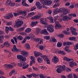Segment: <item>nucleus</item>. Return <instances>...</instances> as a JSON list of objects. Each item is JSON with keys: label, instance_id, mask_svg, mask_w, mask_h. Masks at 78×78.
I'll return each mask as SVG.
<instances>
[{"label": "nucleus", "instance_id": "obj_58", "mask_svg": "<svg viewBox=\"0 0 78 78\" xmlns=\"http://www.w3.org/2000/svg\"><path fill=\"white\" fill-rule=\"evenodd\" d=\"M23 24V22L21 20H20V27H22V25Z\"/></svg>", "mask_w": 78, "mask_h": 78}, {"label": "nucleus", "instance_id": "obj_3", "mask_svg": "<svg viewBox=\"0 0 78 78\" xmlns=\"http://www.w3.org/2000/svg\"><path fill=\"white\" fill-rule=\"evenodd\" d=\"M44 20V18H41L40 19V22L43 25H44V27L45 28H47V30L48 29V28L51 25H49L47 23L45 22Z\"/></svg>", "mask_w": 78, "mask_h": 78}, {"label": "nucleus", "instance_id": "obj_9", "mask_svg": "<svg viewBox=\"0 0 78 78\" xmlns=\"http://www.w3.org/2000/svg\"><path fill=\"white\" fill-rule=\"evenodd\" d=\"M52 61L54 62L55 64H56V63H58L59 62V58L56 56H54V58L52 60Z\"/></svg>", "mask_w": 78, "mask_h": 78}, {"label": "nucleus", "instance_id": "obj_56", "mask_svg": "<svg viewBox=\"0 0 78 78\" xmlns=\"http://www.w3.org/2000/svg\"><path fill=\"white\" fill-rule=\"evenodd\" d=\"M36 9V7L35 6H33L31 8L30 11H34Z\"/></svg>", "mask_w": 78, "mask_h": 78}, {"label": "nucleus", "instance_id": "obj_53", "mask_svg": "<svg viewBox=\"0 0 78 78\" xmlns=\"http://www.w3.org/2000/svg\"><path fill=\"white\" fill-rule=\"evenodd\" d=\"M73 44V43L72 42H67L66 43V45H72Z\"/></svg>", "mask_w": 78, "mask_h": 78}, {"label": "nucleus", "instance_id": "obj_24", "mask_svg": "<svg viewBox=\"0 0 78 78\" xmlns=\"http://www.w3.org/2000/svg\"><path fill=\"white\" fill-rule=\"evenodd\" d=\"M30 31H31V29L29 28H27L25 30V32H26V33H30Z\"/></svg>", "mask_w": 78, "mask_h": 78}, {"label": "nucleus", "instance_id": "obj_33", "mask_svg": "<svg viewBox=\"0 0 78 78\" xmlns=\"http://www.w3.org/2000/svg\"><path fill=\"white\" fill-rule=\"evenodd\" d=\"M53 12L54 15H56V14L59 13V12H58V9H54L53 10Z\"/></svg>", "mask_w": 78, "mask_h": 78}, {"label": "nucleus", "instance_id": "obj_62", "mask_svg": "<svg viewBox=\"0 0 78 78\" xmlns=\"http://www.w3.org/2000/svg\"><path fill=\"white\" fill-rule=\"evenodd\" d=\"M40 78H45V76L44 74H40Z\"/></svg>", "mask_w": 78, "mask_h": 78}, {"label": "nucleus", "instance_id": "obj_1", "mask_svg": "<svg viewBox=\"0 0 78 78\" xmlns=\"http://www.w3.org/2000/svg\"><path fill=\"white\" fill-rule=\"evenodd\" d=\"M34 54L35 57L37 58V57H38V56H41V58H43V59L45 61H46L48 59V57H47V55H42V54L41 52L35 51L34 52Z\"/></svg>", "mask_w": 78, "mask_h": 78}, {"label": "nucleus", "instance_id": "obj_40", "mask_svg": "<svg viewBox=\"0 0 78 78\" xmlns=\"http://www.w3.org/2000/svg\"><path fill=\"white\" fill-rule=\"evenodd\" d=\"M74 49L76 51L78 49V43L76 44L75 46L74 47Z\"/></svg>", "mask_w": 78, "mask_h": 78}, {"label": "nucleus", "instance_id": "obj_41", "mask_svg": "<svg viewBox=\"0 0 78 78\" xmlns=\"http://www.w3.org/2000/svg\"><path fill=\"white\" fill-rule=\"evenodd\" d=\"M58 53H61L62 55H66V53L63 51H59L58 52Z\"/></svg>", "mask_w": 78, "mask_h": 78}, {"label": "nucleus", "instance_id": "obj_11", "mask_svg": "<svg viewBox=\"0 0 78 78\" xmlns=\"http://www.w3.org/2000/svg\"><path fill=\"white\" fill-rule=\"evenodd\" d=\"M15 23H13V27H14L15 28H16V27H17V28H18L20 27V20H19L17 22H16Z\"/></svg>", "mask_w": 78, "mask_h": 78}, {"label": "nucleus", "instance_id": "obj_46", "mask_svg": "<svg viewBox=\"0 0 78 78\" xmlns=\"http://www.w3.org/2000/svg\"><path fill=\"white\" fill-rule=\"evenodd\" d=\"M29 36L31 39H34V36L32 34H30Z\"/></svg>", "mask_w": 78, "mask_h": 78}, {"label": "nucleus", "instance_id": "obj_14", "mask_svg": "<svg viewBox=\"0 0 78 78\" xmlns=\"http://www.w3.org/2000/svg\"><path fill=\"white\" fill-rule=\"evenodd\" d=\"M35 4L38 9H42V4H40V2H37Z\"/></svg>", "mask_w": 78, "mask_h": 78}, {"label": "nucleus", "instance_id": "obj_61", "mask_svg": "<svg viewBox=\"0 0 78 78\" xmlns=\"http://www.w3.org/2000/svg\"><path fill=\"white\" fill-rule=\"evenodd\" d=\"M27 76L28 78H31L33 76L32 74H27Z\"/></svg>", "mask_w": 78, "mask_h": 78}, {"label": "nucleus", "instance_id": "obj_54", "mask_svg": "<svg viewBox=\"0 0 78 78\" xmlns=\"http://www.w3.org/2000/svg\"><path fill=\"white\" fill-rule=\"evenodd\" d=\"M39 38H38V37H36L34 38V41H35V42H38V41H39Z\"/></svg>", "mask_w": 78, "mask_h": 78}, {"label": "nucleus", "instance_id": "obj_55", "mask_svg": "<svg viewBox=\"0 0 78 78\" xmlns=\"http://www.w3.org/2000/svg\"><path fill=\"white\" fill-rule=\"evenodd\" d=\"M48 14H51V13H52V10L51 9L48 10Z\"/></svg>", "mask_w": 78, "mask_h": 78}, {"label": "nucleus", "instance_id": "obj_34", "mask_svg": "<svg viewBox=\"0 0 78 78\" xmlns=\"http://www.w3.org/2000/svg\"><path fill=\"white\" fill-rule=\"evenodd\" d=\"M69 39L70 41H75L76 39V37H69Z\"/></svg>", "mask_w": 78, "mask_h": 78}, {"label": "nucleus", "instance_id": "obj_29", "mask_svg": "<svg viewBox=\"0 0 78 78\" xmlns=\"http://www.w3.org/2000/svg\"><path fill=\"white\" fill-rule=\"evenodd\" d=\"M65 9V8H62V9H60L58 10V13L59 12H63L64 13V10Z\"/></svg>", "mask_w": 78, "mask_h": 78}, {"label": "nucleus", "instance_id": "obj_27", "mask_svg": "<svg viewBox=\"0 0 78 78\" xmlns=\"http://www.w3.org/2000/svg\"><path fill=\"white\" fill-rule=\"evenodd\" d=\"M47 19L50 20V22L51 23H54V21H53V17L50 16L49 17H48Z\"/></svg>", "mask_w": 78, "mask_h": 78}, {"label": "nucleus", "instance_id": "obj_60", "mask_svg": "<svg viewBox=\"0 0 78 78\" xmlns=\"http://www.w3.org/2000/svg\"><path fill=\"white\" fill-rule=\"evenodd\" d=\"M25 29V27H22L20 28V31H23Z\"/></svg>", "mask_w": 78, "mask_h": 78}, {"label": "nucleus", "instance_id": "obj_30", "mask_svg": "<svg viewBox=\"0 0 78 78\" xmlns=\"http://www.w3.org/2000/svg\"><path fill=\"white\" fill-rule=\"evenodd\" d=\"M65 9V8H62V9H60L58 10V13L59 12H63L64 13V10Z\"/></svg>", "mask_w": 78, "mask_h": 78}, {"label": "nucleus", "instance_id": "obj_37", "mask_svg": "<svg viewBox=\"0 0 78 78\" xmlns=\"http://www.w3.org/2000/svg\"><path fill=\"white\" fill-rule=\"evenodd\" d=\"M51 39H52V41L53 42H57V40L55 38V37H51Z\"/></svg>", "mask_w": 78, "mask_h": 78}, {"label": "nucleus", "instance_id": "obj_64", "mask_svg": "<svg viewBox=\"0 0 78 78\" xmlns=\"http://www.w3.org/2000/svg\"><path fill=\"white\" fill-rule=\"evenodd\" d=\"M7 25H12V22L10 21L7 23Z\"/></svg>", "mask_w": 78, "mask_h": 78}, {"label": "nucleus", "instance_id": "obj_20", "mask_svg": "<svg viewBox=\"0 0 78 78\" xmlns=\"http://www.w3.org/2000/svg\"><path fill=\"white\" fill-rule=\"evenodd\" d=\"M21 54L23 55H25V56H27L28 54V52L26 51H20Z\"/></svg>", "mask_w": 78, "mask_h": 78}, {"label": "nucleus", "instance_id": "obj_50", "mask_svg": "<svg viewBox=\"0 0 78 78\" xmlns=\"http://www.w3.org/2000/svg\"><path fill=\"white\" fill-rule=\"evenodd\" d=\"M32 74V76H34L35 78H37V77L38 76V75H37V74H35V73H34Z\"/></svg>", "mask_w": 78, "mask_h": 78}, {"label": "nucleus", "instance_id": "obj_16", "mask_svg": "<svg viewBox=\"0 0 78 78\" xmlns=\"http://www.w3.org/2000/svg\"><path fill=\"white\" fill-rule=\"evenodd\" d=\"M20 14H22L24 16H26L27 14V12L25 10L22 11V10L20 11Z\"/></svg>", "mask_w": 78, "mask_h": 78}, {"label": "nucleus", "instance_id": "obj_12", "mask_svg": "<svg viewBox=\"0 0 78 78\" xmlns=\"http://www.w3.org/2000/svg\"><path fill=\"white\" fill-rule=\"evenodd\" d=\"M55 28L56 29H58L60 28H61V25L59 24V22L57 21H55Z\"/></svg>", "mask_w": 78, "mask_h": 78}, {"label": "nucleus", "instance_id": "obj_43", "mask_svg": "<svg viewBox=\"0 0 78 78\" xmlns=\"http://www.w3.org/2000/svg\"><path fill=\"white\" fill-rule=\"evenodd\" d=\"M20 11L18 13L15 12L13 13V15L15 17H16L17 16L19 15V14H20Z\"/></svg>", "mask_w": 78, "mask_h": 78}, {"label": "nucleus", "instance_id": "obj_4", "mask_svg": "<svg viewBox=\"0 0 78 78\" xmlns=\"http://www.w3.org/2000/svg\"><path fill=\"white\" fill-rule=\"evenodd\" d=\"M69 17L67 16H64L62 18V20L64 21H67L69 19L72 20V14H69Z\"/></svg>", "mask_w": 78, "mask_h": 78}, {"label": "nucleus", "instance_id": "obj_63", "mask_svg": "<svg viewBox=\"0 0 78 78\" xmlns=\"http://www.w3.org/2000/svg\"><path fill=\"white\" fill-rule=\"evenodd\" d=\"M42 39H39V41L38 42L39 44H41V43L42 42Z\"/></svg>", "mask_w": 78, "mask_h": 78}, {"label": "nucleus", "instance_id": "obj_48", "mask_svg": "<svg viewBox=\"0 0 78 78\" xmlns=\"http://www.w3.org/2000/svg\"><path fill=\"white\" fill-rule=\"evenodd\" d=\"M31 20H33V19H37V15H35L33 16L31 18Z\"/></svg>", "mask_w": 78, "mask_h": 78}, {"label": "nucleus", "instance_id": "obj_36", "mask_svg": "<svg viewBox=\"0 0 78 78\" xmlns=\"http://www.w3.org/2000/svg\"><path fill=\"white\" fill-rule=\"evenodd\" d=\"M63 34H64L65 35L66 34V35H69V34H70L69 32H68L66 30L63 31Z\"/></svg>", "mask_w": 78, "mask_h": 78}, {"label": "nucleus", "instance_id": "obj_59", "mask_svg": "<svg viewBox=\"0 0 78 78\" xmlns=\"http://www.w3.org/2000/svg\"><path fill=\"white\" fill-rule=\"evenodd\" d=\"M40 1L43 5H44L45 3V0H40Z\"/></svg>", "mask_w": 78, "mask_h": 78}, {"label": "nucleus", "instance_id": "obj_57", "mask_svg": "<svg viewBox=\"0 0 78 78\" xmlns=\"http://www.w3.org/2000/svg\"><path fill=\"white\" fill-rule=\"evenodd\" d=\"M9 30L10 31H14V29L12 28L11 27H9Z\"/></svg>", "mask_w": 78, "mask_h": 78}, {"label": "nucleus", "instance_id": "obj_45", "mask_svg": "<svg viewBox=\"0 0 78 78\" xmlns=\"http://www.w3.org/2000/svg\"><path fill=\"white\" fill-rule=\"evenodd\" d=\"M40 31H41V29L40 28H37L36 29V32L37 34H39L40 33Z\"/></svg>", "mask_w": 78, "mask_h": 78}, {"label": "nucleus", "instance_id": "obj_35", "mask_svg": "<svg viewBox=\"0 0 78 78\" xmlns=\"http://www.w3.org/2000/svg\"><path fill=\"white\" fill-rule=\"evenodd\" d=\"M25 47L26 48H27V49H29V48H30V45L28 44H25Z\"/></svg>", "mask_w": 78, "mask_h": 78}, {"label": "nucleus", "instance_id": "obj_52", "mask_svg": "<svg viewBox=\"0 0 78 78\" xmlns=\"http://www.w3.org/2000/svg\"><path fill=\"white\" fill-rule=\"evenodd\" d=\"M37 19H40L42 17V15L41 14V13H39L37 15Z\"/></svg>", "mask_w": 78, "mask_h": 78}, {"label": "nucleus", "instance_id": "obj_18", "mask_svg": "<svg viewBox=\"0 0 78 78\" xmlns=\"http://www.w3.org/2000/svg\"><path fill=\"white\" fill-rule=\"evenodd\" d=\"M25 2H26V0H23V1L22 2V5L23 6H27L28 7L29 5L25 3Z\"/></svg>", "mask_w": 78, "mask_h": 78}, {"label": "nucleus", "instance_id": "obj_22", "mask_svg": "<svg viewBox=\"0 0 78 78\" xmlns=\"http://www.w3.org/2000/svg\"><path fill=\"white\" fill-rule=\"evenodd\" d=\"M37 23H38V21L32 22H31V25L32 27H35V26H36V24H37Z\"/></svg>", "mask_w": 78, "mask_h": 78}, {"label": "nucleus", "instance_id": "obj_39", "mask_svg": "<svg viewBox=\"0 0 78 78\" xmlns=\"http://www.w3.org/2000/svg\"><path fill=\"white\" fill-rule=\"evenodd\" d=\"M11 0H8L5 3V5H9L11 3Z\"/></svg>", "mask_w": 78, "mask_h": 78}, {"label": "nucleus", "instance_id": "obj_5", "mask_svg": "<svg viewBox=\"0 0 78 78\" xmlns=\"http://www.w3.org/2000/svg\"><path fill=\"white\" fill-rule=\"evenodd\" d=\"M16 64L15 63H13L12 65L11 64H5V66L7 69H12L13 66H16Z\"/></svg>", "mask_w": 78, "mask_h": 78}, {"label": "nucleus", "instance_id": "obj_19", "mask_svg": "<svg viewBox=\"0 0 78 78\" xmlns=\"http://www.w3.org/2000/svg\"><path fill=\"white\" fill-rule=\"evenodd\" d=\"M35 12H30L28 14V16L29 17H33L35 14Z\"/></svg>", "mask_w": 78, "mask_h": 78}, {"label": "nucleus", "instance_id": "obj_38", "mask_svg": "<svg viewBox=\"0 0 78 78\" xmlns=\"http://www.w3.org/2000/svg\"><path fill=\"white\" fill-rule=\"evenodd\" d=\"M60 5V4L59 3H55L53 6V7L54 8H57V7H58V6H59Z\"/></svg>", "mask_w": 78, "mask_h": 78}, {"label": "nucleus", "instance_id": "obj_32", "mask_svg": "<svg viewBox=\"0 0 78 78\" xmlns=\"http://www.w3.org/2000/svg\"><path fill=\"white\" fill-rule=\"evenodd\" d=\"M57 36L60 38H63L64 37V35L62 34H58Z\"/></svg>", "mask_w": 78, "mask_h": 78}, {"label": "nucleus", "instance_id": "obj_44", "mask_svg": "<svg viewBox=\"0 0 78 78\" xmlns=\"http://www.w3.org/2000/svg\"><path fill=\"white\" fill-rule=\"evenodd\" d=\"M44 39H45L46 40H49L50 39V36H45L44 37Z\"/></svg>", "mask_w": 78, "mask_h": 78}, {"label": "nucleus", "instance_id": "obj_6", "mask_svg": "<svg viewBox=\"0 0 78 78\" xmlns=\"http://www.w3.org/2000/svg\"><path fill=\"white\" fill-rule=\"evenodd\" d=\"M70 30L71 31V34L74 36H76L77 34V32L76 31V29L73 27H71L70 28Z\"/></svg>", "mask_w": 78, "mask_h": 78}, {"label": "nucleus", "instance_id": "obj_47", "mask_svg": "<svg viewBox=\"0 0 78 78\" xmlns=\"http://www.w3.org/2000/svg\"><path fill=\"white\" fill-rule=\"evenodd\" d=\"M35 61L34 60H32L30 62V66H32L33 65V64H35Z\"/></svg>", "mask_w": 78, "mask_h": 78}, {"label": "nucleus", "instance_id": "obj_8", "mask_svg": "<svg viewBox=\"0 0 78 78\" xmlns=\"http://www.w3.org/2000/svg\"><path fill=\"white\" fill-rule=\"evenodd\" d=\"M13 17V14L12 13H9L7 14L5 17V19H10V18H12Z\"/></svg>", "mask_w": 78, "mask_h": 78}, {"label": "nucleus", "instance_id": "obj_25", "mask_svg": "<svg viewBox=\"0 0 78 78\" xmlns=\"http://www.w3.org/2000/svg\"><path fill=\"white\" fill-rule=\"evenodd\" d=\"M69 13V9H66L65 8V9L63 10V14H67Z\"/></svg>", "mask_w": 78, "mask_h": 78}, {"label": "nucleus", "instance_id": "obj_2", "mask_svg": "<svg viewBox=\"0 0 78 78\" xmlns=\"http://www.w3.org/2000/svg\"><path fill=\"white\" fill-rule=\"evenodd\" d=\"M58 68L56 69V71L58 73H61L62 72V70L64 71L66 70V66L63 65V66L59 65L57 66Z\"/></svg>", "mask_w": 78, "mask_h": 78}, {"label": "nucleus", "instance_id": "obj_10", "mask_svg": "<svg viewBox=\"0 0 78 78\" xmlns=\"http://www.w3.org/2000/svg\"><path fill=\"white\" fill-rule=\"evenodd\" d=\"M40 34H44V35H48V33L47 29H44L41 30L40 32Z\"/></svg>", "mask_w": 78, "mask_h": 78}, {"label": "nucleus", "instance_id": "obj_15", "mask_svg": "<svg viewBox=\"0 0 78 78\" xmlns=\"http://www.w3.org/2000/svg\"><path fill=\"white\" fill-rule=\"evenodd\" d=\"M20 61H23L25 62L27 61V58L25 57H23V56L20 55Z\"/></svg>", "mask_w": 78, "mask_h": 78}, {"label": "nucleus", "instance_id": "obj_23", "mask_svg": "<svg viewBox=\"0 0 78 78\" xmlns=\"http://www.w3.org/2000/svg\"><path fill=\"white\" fill-rule=\"evenodd\" d=\"M37 60L38 62L39 63H41V62H42V61H43V59L41 57H38L37 58Z\"/></svg>", "mask_w": 78, "mask_h": 78}, {"label": "nucleus", "instance_id": "obj_31", "mask_svg": "<svg viewBox=\"0 0 78 78\" xmlns=\"http://www.w3.org/2000/svg\"><path fill=\"white\" fill-rule=\"evenodd\" d=\"M70 64L73 65V66H77V63L73 61L70 62Z\"/></svg>", "mask_w": 78, "mask_h": 78}, {"label": "nucleus", "instance_id": "obj_7", "mask_svg": "<svg viewBox=\"0 0 78 78\" xmlns=\"http://www.w3.org/2000/svg\"><path fill=\"white\" fill-rule=\"evenodd\" d=\"M53 28H54L53 25H51L48 28L47 30L49 33H53V32H54V29H53Z\"/></svg>", "mask_w": 78, "mask_h": 78}, {"label": "nucleus", "instance_id": "obj_21", "mask_svg": "<svg viewBox=\"0 0 78 78\" xmlns=\"http://www.w3.org/2000/svg\"><path fill=\"white\" fill-rule=\"evenodd\" d=\"M4 45L6 47H9L11 45V44L8 42H5L4 44Z\"/></svg>", "mask_w": 78, "mask_h": 78}, {"label": "nucleus", "instance_id": "obj_17", "mask_svg": "<svg viewBox=\"0 0 78 78\" xmlns=\"http://www.w3.org/2000/svg\"><path fill=\"white\" fill-rule=\"evenodd\" d=\"M12 51L13 52H16V51H19V49L16 48V45H14L13 47V48L12 49Z\"/></svg>", "mask_w": 78, "mask_h": 78}, {"label": "nucleus", "instance_id": "obj_28", "mask_svg": "<svg viewBox=\"0 0 78 78\" xmlns=\"http://www.w3.org/2000/svg\"><path fill=\"white\" fill-rule=\"evenodd\" d=\"M5 32L7 34L9 33V27H5Z\"/></svg>", "mask_w": 78, "mask_h": 78}, {"label": "nucleus", "instance_id": "obj_42", "mask_svg": "<svg viewBox=\"0 0 78 78\" xmlns=\"http://www.w3.org/2000/svg\"><path fill=\"white\" fill-rule=\"evenodd\" d=\"M28 67H29V65L28 64L26 65L25 66H24L22 67V69H27Z\"/></svg>", "mask_w": 78, "mask_h": 78}, {"label": "nucleus", "instance_id": "obj_51", "mask_svg": "<svg viewBox=\"0 0 78 78\" xmlns=\"http://www.w3.org/2000/svg\"><path fill=\"white\" fill-rule=\"evenodd\" d=\"M4 38V37L3 36L2 37H0V43H2L3 42V40H2V38L3 39Z\"/></svg>", "mask_w": 78, "mask_h": 78}, {"label": "nucleus", "instance_id": "obj_49", "mask_svg": "<svg viewBox=\"0 0 78 78\" xmlns=\"http://www.w3.org/2000/svg\"><path fill=\"white\" fill-rule=\"evenodd\" d=\"M68 78H73V76H72V74H70L69 75L67 76Z\"/></svg>", "mask_w": 78, "mask_h": 78}, {"label": "nucleus", "instance_id": "obj_26", "mask_svg": "<svg viewBox=\"0 0 78 78\" xmlns=\"http://www.w3.org/2000/svg\"><path fill=\"white\" fill-rule=\"evenodd\" d=\"M62 45V43L61 42H58V43L57 44V47H58V48H60V47H61Z\"/></svg>", "mask_w": 78, "mask_h": 78}, {"label": "nucleus", "instance_id": "obj_13", "mask_svg": "<svg viewBox=\"0 0 78 78\" xmlns=\"http://www.w3.org/2000/svg\"><path fill=\"white\" fill-rule=\"evenodd\" d=\"M52 3V2L51 0H45L44 4L47 6H50Z\"/></svg>", "mask_w": 78, "mask_h": 78}]
</instances>
